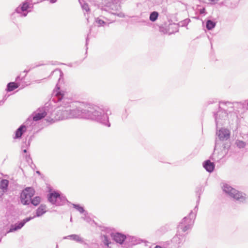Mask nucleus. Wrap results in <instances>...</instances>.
I'll use <instances>...</instances> for the list:
<instances>
[{"label":"nucleus","instance_id":"f257e3e1","mask_svg":"<svg viewBox=\"0 0 248 248\" xmlns=\"http://www.w3.org/2000/svg\"><path fill=\"white\" fill-rule=\"evenodd\" d=\"M34 190L32 187H27L22 192L20 198L21 202L24 205L29 204L31 197L34 195Z\"/></svg>","mask_w":248,"mask_h":248},{"label":"nucleus","instance_id":"f03ea898","mask_svg":"<svg viewBox=\"0 0 248 248\" xmlns=\"http://www.w3.org/2000/svg\"><path fill=\"white\" fill-rule=\"evenodd\" d=\"M226 188L227 189H225L224 190L226 192L228 193L232 198L237 200H240L242 201L245 200V196L243 193L231 187H226Z\"/></svg>","mask_w":248,"mask_h":248},{"label":"nucleus","instance_id":"7ed1b4c3","mask_svg":"<svg viewBox=\"0 0 248 248\" xmlns=\"http://www.w3.org/2000/svg\"><path fill=\"white\" fill-rule=\"evenodd\" d=\"M33 217H27L26 219H24V220H23L22 221L20 222L18 224L15 225V227L12 226L11 227V228L10 229V230L8 232H12L13 231H15L18 229L21 228L27 222L30 221L31 219L33 218Z\"/></svg>","mask_w":248,"mask_h":248},{"label":"nucleus","instance_id":"20e7f679","mask_svg":"<svg viewBox=\"0 0 248 248\" xmlns=\"http://www.w3.org/2000/svg\"><path fill=\"white\" fill-rule=\"evenodd\" d=\"M218 136L221 140L227 139L230 137V131L228 129L222 128L219 130Z\"/></svg>","mask_w":248,"mask_h":248},{"label":"nucleus","instance_id":"39448f33","mask_svg":"<svg viewBox=\"0 0 248 248\" xmlns=\"http://www.w3.org/2000/svg\"><path fill=\"white\" fill-rule=\"evenodd\" d=\"M60 194L57 192L53 191L50 193L48 197L49 201L52 203H55L58 198H60Z\"/></svg>","mask_w":248,"mask_h":248},{"label":"nucleus","instance_id":"423d86ee","mask_svg":"<svg viewBox=\"0 0 248 248\" xmlns=\"http://www.w3.org/2000/svg\"><path fill=\"white\" fill-rule=\"evenodd\" d=\"M125 238V235L119 233H116L113 235L114 240L120 244H122Z\"/></svg>","mask_w":248,"mask_h":248},{"label":"nucleus","instance_id":"0eeeda50","mask_svg":"<svg viewBox=\"0 0 248 248\" xmlns=\"http://www.w3.org/2000/svg\"><path fill=\"white\" fill-rule=\"evenodd\" d=\"M9 181L6 179H2L0 182V192L3 193L7 190Z\"/></svg>","mask_w":248,"mask_h":248},{"label":"nucleus","instance_id":"6e6552de","mask_svg":"<svg viewBox=\"0 0 248 248\" xmlns=\"http://www.w3.org/2000/svg\"><path fill=\"white\" fill-rule=\"evenodd\" d=\"M204 168L209 172H212L213 171L215 165L213 162H211L210 160H207L205 162L203 165Z\"/></svg>","mask_w":248,"mask_h":248},{"label":"nucleus","instance_id":"1a4fd4ad","mask_svg":"<svg viewBox=\"0 0 248 248\" xmlns=\"http://www.w3.org/2000/svg\"><path fill=\"white\" fill-rule=\"evenodd\" d=\"M29 8V3L27 2H24L20 6L16 8V12L20 13L22 12L26 11Z\"/></svg>","mask_w":248,"mask_h":248},{"label":"nucleus","instance_id":"9d476101","mask_svg":"<svg viewBox=\"0 0 248 248\" xmlns=\"http://www.w3.org/2000/svg\"><path fill=\"white\" fill-rule=\"evenodd\" d=\"M46 212V205L41 204L36 211V216H41Z\"/></svg>","mask_w":248,"mask_h":248},{"label":"nucleus","instance_id":"9b49d317","mask_svg":"<svg viewBox=\"0 0 248 248\" xmlns=\"http://www.w3.org/2000/svg\"><path fill=\"white\" fill-rule=\"evenodd\" d=\"M26 130V126L24 125H21L16 131L15 138H20L22 136L23 132H25Z\"/></svg>","mask_w":248,"mask_h":248},{"label":"nucleus","instance_id":"f8f14e48","mask_svg":"<svg viewBox=\"0 0 248 248\" xmlns=\"http://www.w3.org/2000/svg\"><path fill=\"white\" fill-rule=\"evenodd\" d=\"M19 85L16 82H10L7 85V91L8 92H11L14 90L17 89L19 87Z\"/></svg>","mask_w":248,"mask_h":248},{"label":"nucleus","instance_id":"ddd939ff","mask_svg":"<svg viewBox=\"0 0 248 248\" xmlns=\"http://www.w3.org/2000/svg\"><path fill=\"white\" fill-rule=\"evenodd\" d=\"M46 115V112L44 111L41 113H38L36 114L35 116L33 117V120L34 121H37L45 117Z\"/></svg>","mask_w":248,"mask_h":248},{"label":"nucleus","instance_id":"4468645a","mask_svg":"<svg viewBox=\"0 0 248 248\" xmlns=\"http://www.w3.org/2000/svg\"><path fill=\"white\" fill-rule=\"evenodd\" d=\"M158 16V14L156 12H152L150 16V20L152 21H155Z\"/></svg>","mask_w":248,"mask_h":248},{"label":"nucleus","instance_id":"2eb2a0df","mask_svg":"<svg viewBox=\"0 0 248 248\" xmlns=\"http://www.w3.org/2000/svg\"><path fill=\"white\" fill-rule=\"evenodd\" d=\"M40 201L41 199L39 197H35L31 201V202L34 206H37L40 203Z\"/></svg>","mask_w":248,"mask_h":248},{"label":"nucleus","instance_id":"dca6fc26","mask_svg":"<svg viewBox=\"0 0 248 248\" xmlns=\"http://www.w3.org/2000/svg\"><path fill=\"white\" fill-rule=\"evenodd\" d=\"M215 26V23L211 20H208L206 23V27L208 30L213 29Z\"/></svg>","mask_w":248,"mask_h":248},{"label":"nucleus","instance_id":"f3484780","mask_svg":"<svg viewBox=\"0 0 248 248\" xmlns=\"http://www.w3.org/2000/svg\"><path fill=\"white\" fill-rule=\"evenodd\" d=\"M73 206L74 208H76L80 213H83L84 211L83 208L79 205L74 204Z\"/></svg>","mask_w":248,"mask_h":248},{"label":"nucleus","instance_id":"a211bd4d","mask_svg":"<svg viewBox=\"0 0 248 248\" xmlns=\"http://www.w3.org/2000/svg\"><path fill=\"white\" fill-rule=\"evenodd\" d=\"M104 244L106 245H107V246H108L109 243V241H108L107 237L106 236H104Z\"/></svg>","mask_w":248,"mask_h":248},{"label":"nucleus","instance_id":"6ab92c4d","mask_svg":"<svg viewBox=\"0 0 248 248\" xmlns=\"http://www.w3.org/2000/svg\"><path fill=\"white\" fill-rule=\"evenodd\" d=\"M56 95L59 97V99H61L63 95L61 93H57Z\"/></svg>","mask_w":248,"mask_h":248},{"label":"nucleus","instance_id":"aec40b11","mask_svg":"<svg viewBox=\"0 0 248 248\" xmlns=\"http://www.w3.org/2000/svg\"><path fill=\"white\" fill-rule=\"evenodd\" d=\"M189 228V227L186 226L183 230L184 232H186L188 229Z\"/></svg>","mask_w":248,"mask_h":248},{"label":"nucleus","instance_id":"412c9836","mask_svg":"<svg viewBox=\"0 0 248 248\" xmlns=\"http://www.w3.org/2000/svg\"><path fill=\"white\" fill-rule=\"evenodd\" d=\"M239 143L241 146L243 147L244 146V143L243 141H239Z\"/></svg>","mask_w":248,"mask_h":248},{"label":"nucleus","instance_id":"4be33fe9","mask_svg":"<svg viewBox=\"0 0 248 248\" xmlns=\"http://www.w3.org/2000/svg\"><path fill=\"white\" fill-rule=\"evenodd\" d=\"M204 10H205V9H203L201 11L200 13H201V14L203 13H204Z\"/></svg>","mask_w":248,"mask_h":248},{"label":"nucleus","instance_id":"5701e85b","mask_svg":"<svg viewBox=\"0 0 248 248\" xmlns=\"http://www.w3.org/2000/svg\"><path fill=\"white\" fill-rule=\"evenodd\" d=\"M57 0H50V1L52 2V3H54Z\"/></svg>","mask_w":248,"mask_h":248},{"label":"nucleus","instance_id":"b1692460","mask_svg":"<svg viewBox=\"0 0 248 248\" xmlns=\"http://www.w3.org/2000/svg\"><path fill=\"white\" fill-rule=\"evenodd\" d=\"M155 248H162V247H161L160 246H156Z\"/></svg>","mask_w":248,"mask_h":248},{"label":"nucleus","instance_id":"393cba45","mask_svg":"<svg viewBox=\"0 0 248 248\" xmlns=\"http://www.w3.org/2000/svg\"><path fill=\"white\" fill-rule=\"evenodd\" d=\"M26 152H27L26 150H24V153H26Z\"/></svg>","mask_w":248,"mask_h":248},{"label":"nucleus","instance_id":"a878e982","mask_svg":"<svg viewBox=\"0 0 248 248\" xmlns=\"http://www.w3.org/2000/svg\"><path fill=\"white\" fill-rule=\"evenodd\" d=\"M99 22H104L103 21H101V20H100Z\"/></svg>","mask_w":248,"mask_h":248}]
</instances>
